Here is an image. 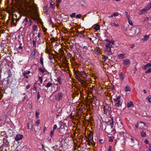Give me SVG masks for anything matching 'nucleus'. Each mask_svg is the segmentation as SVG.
Segmentation results:
<instances>
[{
	"instance_id": "nucleus-1",
	"label": "nucleus",
	"mask_w": 151,
	"mask_h": 151,
	"mask_svg": "<svg viewBox=\"0 0 151 151\" xmlns=\"http://www.w3.org/2000/svg\"><path fill=\"white\" fill-rule=\"evenodd\" d=\"M115 102V106H116L117 109H121L122 107V103L123 101L121 99V96H117L115 99H113Z\"/></svg>"
},
{
	"instance_id": "nucleus-2",
	"label": "nucleus",
	"mask_w": 151,
	"mask_h": 151,
	"mask_svg": "<svg viewBox=\"0 0 151 151\" xmlns=\"http://www.w3.org/2000/svg\"><path fill=\"white\" fill-rule=\"evenodd\" d=\"M114 125V123L113 119H112V122L109 125L106 127L104 129V130L108 134H109L112 132L113 130V126Z\"/></svg>"
},
{
	"instance_id": "nucleus-3",
	"label": "nucleus",
	"mask_w": 151,
	"mask_h": 151,
	"mask_svg": "<svg viewBox=\"0 0 151 151\" xmlns=\"http://www.w3.org/2000/svg\"><path fill=\"white\" fill-rule=\"evenodd\" d=\"M111 107L108 105H106L104 106L103 109L104 114H107V113L109 114L111 112Z\"/></svg>"
},
{
	"instance_id": "nucleus-4",
	"label": "nucleus",
	"mask_w": 151,
	"mask_h": 151,
	"mask_svg": "<svg viewBox=\"0 0 151 151\" xmlns=\"http://www.w3.org/2000/svg\"><path fill=\"white\" fill-rule=\"evenodd\" d=\"M32 20L28 17H26L23 22V24H24L25 27H28L32 24Z\"/></svg>"
},
{
	"instance_id": "nucleus-5",
	"label": "nucleus",
	"mask_w": 151,
	"mask_h": 151,
	"mask_svg": "<svg viewBox=\"0 0 151 151\" xmlns=\"http://www.w3.org/2000/svg\"><path fill=\"white\" fill-rule=\"evenodd\" d=\"M93 134L92 132L90 133L89 134L88 140V144L91 146L92 145L94 146L96 143L94 142L93 140Z\"/></svg>"
},
{
	"instance_id": "nucleus-6",
	"label": "nucleus",
	"mask_w": 151,
	"mask_h": 151,
	"mask_svg": "<svg viewBox=\"0 0 151 151\" xmlns=\"http://www.w3.org/2000/svg\"><path fill=\"white\" fill-rule=\"evenodd\" d=\"M104 42L105 44V50H107V49L111 48L112 47V45L111 44L110 42V40L107 39H106L104 41Z\"/></svg>"
},
{
	"instance_id": "nucleus-7",
	"label": "nucleus",
	"mask_w": 151,
	"mask_h": 151,
	"mask_svg": "<svg viewBox=\"0 0 151 151\" xmlns=\"http://www.w3.org/2000/svg\"><path fill=\"white\" fill-rule=\"evenodd\" d=\"M19 15V17L17 18V16L16 14L15 15V17L16 18H15L14 17L12 18V23L14 25H16L17 24V22L18 21H19V18L21 17V16L18 13Z\"/></svg>"
},
{
	"instance_id": "nucleus-8",
	"label": "nucleus",
	"mask_w": 151,
	"mask_h": 151,
	"mask_svg": "<svg viewBox=\"0 0 151 151\" xmlns=\"http://www.w3.org/2000/svg\"><path fill=\"white\" fill-rule=\"evenodd\" d=\"M75 73L79 75L81 77L83 78H86V73L83 71H81V72L79 71H76Z\"/></svg>"
},
{
	"instance_id": "nucleus-9",
	"label": "nucleus",
	"mask_w": 151,
	"mask_h": 151,
	"mask_svg": "<svg viewBox=\"0 0 151 151\" xmlns=\"http://www.w3.org/2000/svg\"><path fill=\"white\" fill-rule=\"evenodd\" d=\"M122 62L124 65L126 66V67H128L130 64V60L127 59L124 60Z\"/></svg>"
},
{
	"instance_id": "nucleus-10",
	"label": "nucleus",
	"mask_w": 151,
	"mask_h": 151,
	"mask_svg": "<svg viewBox=\"0 0 151 151\" xmlns=\"http://www.w3.org/2000/svg\"><path fill=\"white\" fill-rule=\"evenodd\" d=\"M62 93L61 92L58 93L55 96V99L58 101L61 100L63 97Z\"/></svg>"
},
{
	"instance_id": "nucleus-11",
	"label": "nucleus",
	"mask_w": 151,
	"mask_h": 151,
	"mask_svg": "<svg viewBox=\"0 0 151 151\" xmlns=\"http://www.w3.org/2000/svg\"><path fill=\"white\" fill-rule=\"evenodd\" d=\"M24 137L23 135L22 134H18L16 135L15 139L16 141H19L22 139Z\"/></svg>"
},
{
	"instance_id": "nucleus-12",
	"label": "nucleus",
	"mask_w": 151,
	"mask_h": 151,
	"mask_svg": "<svg viewBox=\"0 0 151 151\" xmlns=\"http://www.w3.org/2000/svg\"><path fill=\"white\" fill-rule=\"evenodd\" d=\"M133 34L135 35H137L140 32L139 29V28H136L133 30Z\"/></svg>"
},
{
	"instance_id": "nucleus-13",
	"label": "nucleus",
	"mask_w": 151,
	"mask_h": 151,
	"mask_svg": "<svg viewBox=\"0 0 151 151\" xmlns=\"http://www.w3.org/2000/svg\"><path fill=\"white\" fill-rule=\"evenodd\" d=\"M151 66V63H148L142 67V68L144 70H146L148 68H150Z\"/></svg>"
},
{
	"instance_id": "nucleus-14",
	"label": "nucleus",
	"mask_w": 151,
	"mask_h": 151,
	"mask_svg": "<svg viewBox=\"0 0 151 151\" xmlns=\"http://www.w3.org/2000/svg\"><path fill=\"white\" fill-rule=\"evenodd\" d=\"M145 124V123H143L142 122H137L136 124L135 125V127H136L137 129L139 128V127H140V124Z\"/></svg>"
},
{
	"instance_id": "nucleus-15",
	"label": "nucleus",
	"mask_w": 151,
	"mask_h": 151,
	"mask_svg": "<svg viewBox=\"0 0 151 151\" xmlns=\"http://www.w3.org/2000/svg\"><path fill=\"white\" fill-rule=\"evenodd\" d=\"M125 55V53H121L119 54L118 55L119 59H123L125 57L124 56Z\"/></svg>"
},
{
	"instance_id": "nucleus-16",
	"label": "nucleus",
	"mask_w": 151,
	"mask_h": 151,
	"mask_svg": "<svg viewBox=\"0 0 151 151\" xmlns=\"http://www.w3.org/2000/svg\"><path fill=\"white\" fill-rule=\"evenodd\" d=\"M127 107L128 108H129L130 107H131L132 106H134V104L131 101H130L129 102H128L127 103Z\"/></svg>"
},
{
	"instance_id": "nucleus-17",
	"label": "nucleus",
	"mask_w": 151,
	"mask_h": 151,
	"mask_svg": "<svg viewBox=\"0 0 151 151\" xmlns=\"http://www.w3.org/2000/svg\"><path fill=\"white\" fill-rule=\"evenodd\" d=\"M111 48H109V49H107V50H105V51L107 52V54H108L109 55H111L113 54V52L111 51Z\"/></svg>"
},
{
	"instance_id": "nucleus-18",
	"label": "nucleus",
	"mask_w": 151,
	"mask_h": 151,
	"mask_svg": "<svg viewBox=\"0 0 151 151\" xmlns=\"http://www.w3.org/2000/svg\"><path fill=\"white\" fill-rule=\"evenodd\" d=\"M35 130V131L37 133L39 132L40 129V127H38L37 126L35 127L34 128Z\"/></svg>"
},
{
	"instance_id": "nucleus-19",
	"label": "nucleus",
	"mask_w": 151,
	"mask_h": 151,
	"mask_svg": "<svg viewBox=\"0 0 151 151\" xmlns=\"http://www.w3.org/2000/svg\"><path fill=\"white\" fill-rule=\"evenodd\" d=\"M55 3L54 2L51 1L50 3V7L52 9H53L55 7Z\"/></svg>"
},
{
	"instance_id": "nucleus-20",
	"label": "nucleus",
	"mask_w": 151,
	"mask_h": 151,
	"mask_svg": "<svg viewBox=\"0 0 151 151\" xmlns=\"http://www.w3.org/2000/svg\"><path fill=\"white\" fill-rule=\"evenodd\" d=\"M40 63L41 64L42 66H44V63H43V58L42 57V55H41L40 58Z\"/></svg>"
},
{
	"instance_id": "nucleus-21",
	"label": "nucleus",
	"mask_w": 151,
	"mask_h": 151,
	"mask_svg": "<svg viewBox=\"0 0 151 151\" xmlns=\"http://www.w3.org/2000/svg\"><path fill=\"white\" fill-rule=\"evenodd\" d=\"M77 32L78 33V35L77 36H79L81 38H82L83 37H84V35L82 33V32L77 31Z\"/></svg>"
},
{
	"instance_id": "nucleus-22",
	"label": "nucleus",
	"mask_w": 151,
	"mask_h": 151,
	"mask_svg": "<svg viewBox=\"0 0 151 151\" xmlns=\"http://www.w3.org/2000/svg\"><path fill=\"white\" fill-rule=\"evenodd\" d=\"M141 135L142 137H145L146 136V131L143 130L141 133Z\"/></svg>"
},
{
	"instance_id": "nucleus-23",
	"label": "nucleus",
	"mask_w": 151,
	"mask_h": 151,
	"mask_svg": "<svg viewBox=\"0 0 151 151\" xmlns=\"http://www.w3.org/2000/svg\"><path fill=\"white\" fill-rule=\"evenodd\" d=\"M38 70L40 72H42V73H44L47 71L46 70L45 68L42 69L41 68H39Z\"/></svg>"
},
{
	"instance_id": "nucleus-24",
	"label": "nucleus",
	"mask_w": 151,
	"mask_h": 151,
	"mask_svg": "<svg viewBox=\"0 0 151 151\" xmlns=\"http://www.w3.org/2000/svg\"><path fill=\"white\" fill-rule=\"evenodd\" d=\"M35 50L32 51L31 52V54L30 55V56L31 57H35Z\"/></svg>"
},
{
	"instance_id": "nucleus-25",
	"label": "nucleus",
	"mask_w": 151,
	"mask_h": 151,
	"mask_svg": "<svg viewBox=\"0 0 151 151\" xmlns=\"http://www.w3.org/2000/svg\"><path fill=\"white\" fill-rule=\"evenodd\" d=\"M64 126L63 125H61L60 127V131L61 132L62 131L63 132H65V129L64 128Z\"/></svg>"
},
{
	"instance_id": "nucleus-26",
	"label": "nucleus",
	"mask_w": 151,
	"mask_h": 151,
	"mask_svg": "<svg viewBox=\"0 0 151 151\" xmlns=\"http://www.w3.org/2000/svg\"><path fill=\"white\" fill-rule=\"evenodd\" d=\"M102 60H104V62H106V60H107L108 58L105 55H102Z\"/></svg>"
},
{
	"instance_id": "nucleus-27",
	"label": "nucleus",
	"mask_w": 151,
	"mask_h": 151,
	"mask_svg": "<svg viewBox=\"0 0 151 151\" xmlns=\"http://www.w3.org/2000/svg\"><path fill=\"white\" fill-rule=\"evenodd\" d=\"M52 83L51 82H49L47 83V84L45 85V87L47 88L50 87L52 86Z\"/></svg>"
},
{
	"instance_id": "nucleus-28",
	"label": "nucleus",
	"mask_w": 151,
	"mask_h": 151,
	"mask_svg": "<svg viewBox=\"0 0 151 151\" xmlns=\"http://www.w3.org/2000/svg\"><path fill=\"white\" fill-rule=\"evenodd\" d=\"M124 91L126 92L130 91V88L129 86H126L124 88Z\"/></svg>"
},
{
	"instance_id": "nucleus-29",
	"label": "nucleus",
	"mask_w": 151,
	"mask_h": 151,
	"mask_svg": "<svg viewBox=\"0 0 151 151\" xmlns=\"http://www.w3.org/2000/svg\"><path fill=\"white\" fill-rule=\"evenodd\" d=\"M149 38V36L147 35H145L144 36V37L142 39L143 41H145L147 40Z\"/></svg>"
},
{
	"instance_id": "nucleus-30",
	"label": "nucleus",
	"mask_w": 151,
	"mask_h": 151,
	"mask_svg": "<svg viewBox=\"0 0 151 151\" xmlns=\"http://www.w3.org/2000/svg\"><path fill=\"white\" fill-rule=\"evenodd\" d=\"M100 29V26L99 25H96L94 27V29L96 30H98Z\"/></svg>"
},
{
	"instance_id": "nucleus-31",
	"label": "nucleus",
	"mask_w": 151,
	"mask_h": 151,
	"mask_svg": "<svg viewBox=\"0 0 151 151\" xmlns=\"http://www.w3.org/2000/svg\"><path fill=\"white\" fill-rule=\"evenodd\" d=\"M119 76L120 78L122 80H123L124 78V75L122 73H120L119 74Z\"/></svg>"
},
{
	"instance_id": "nucleus-32",
	"label": "nucleus",
	"mask_w": 151,
	"mask_h": 151,
	"mask_svg": "<svg viewBox=\"0 0 151 151\" xmlns=\"http://www.w3.org/2000/svg\"><path fill=\"white\" fill-rule=\"evenodd\" d=\"M111 25H113L114 26H115L116 27H118L119 26V25L118 24H116L114 22H112Z\"/></svg>"
},
{
	"instance_id": "nucleus-33",
	"label": "nucleus",
	"mask_w": 151,
	"mask_h": 151,
	"mask_svg": "<svg viewBox=\"0 0 151 151\" xmlns=\"http://www.w3.org/2000/svg\"><path fill=\"white\" fill-rule=\"evenodd\" d=\"M57 80L59 83L61 85L62 84V82L61 81V78L60 77H58L57 78Z\"/></svg>"
},
{
	"instance_id": "nucleus-34",
	"label": "nucleus",
	"mask_w": 151,
	"mask_h": 151,
	"mask_svg": "<svg viewBox=\"0 0 151 151\" xmlns=\"http://www.w3.org/2000/svg\"><path fill=\"white\" fill-rule=\"evenodd\" d=\"M27 74L26 73H25L24 72H23L22 73L23 76L24 77L26 78H29V76H27Z\"/></svg>"
},
{
	"instance_id": "nucleus-35",
	"label": "nucleus",
	"mask_w": 151,
	"mask_h": 151,
	"mask_svg": "<svg viewBox=\"0 0 151 151\" xmlns=\"http://www.w3.org/2000/svg\"><path fill=\"white\" fill-rule=\"evenodd\" d=\"M128 23H129V24L133 26V24L131 20H130L129 18H128Z\"/></svg>"
},
{
	"instance_id": "nucleus-36",
	"label": "nucleus",
	"mask_w": 151,
	"mask_h": 151,
	"mask_svg": "<svg viewBox=\"0 0 151 151\" xmlns=\"http://www.w3.org/2000/svg\"><path fill=\"white\" fill-rule=\"evenodd\" d=\"M151 72V68H150L149 69H148L147 70H146L145 72V73L147 74L148 73H150Z\"/></svg>"
},
{
	"instance_id": "nucleus-37",
	"label": "nucleus",
	"mask_w": 151,
	"mask_h": 151,
	"mask_svg": "<svg viewBox=\"0 0 151 151\" xmlns=\"http://www.w3.org/2000/svg\"><path fill=\"white\" fill-rule=\"evenodd\" d=\"M54 130H51L50 132V136L51 137H52V136L54 135Z\"/></svg>"
},
{
	"instance_id": "nucleus-38",
	"label": "nucleus",
	"mask_w": 151,
	"mask_h": 151,
	"mask_svg": "<svg viewBox=\"0 0 151 151\" xmlns=\"http://www.w3.org/2000/svg\"><path fill=\"white\" fill-rule=\"evenodd\" d=\"M141 10L143 14L146 12L147 11V9L146 8H144Z\"/></svg>"
},
{
	"instance_id": "nucleus-39",
	"label": "nucleus",
	"mask_w": 151,
	"mask_h": 151,
	"mask_svg": "<svg viewBox=\"0 0 151 151\" xmlns=\"http://www.w3.org/2000/svg\"><path fill=\"white\" fill-rule=\"evenodd\" d=\"M33 30L34 31H35L37 28V26L36 25H34L33 26Z\"/></svg>"
},
{
	"instance_id": "nucleus-40",
	"label": "nucleus",
	"mask_w": 151,
	"mask_h": 151,
	"mask_svg": "<svg viewBox=\"0 0 151 151\" xmlns=\"http://www.w3.org/2000/svg\"><path fill=\"white\" fill-rule=\"evenodd\" d=\"M80 1L81 3L83 6L84 4L85 3V2L84 0H79Z\"/></svg>"
},
{
	"instance_id": "nucleus-41",
	"label": "nucleus",
	"mask_w": 151,
	"mask_h": 151,
	"mask_svg": "<svg viewBox=\"0 0 151 151\" xmlns=\"http://www.w3.org/2000/svg\"><path fill=\"white\" fill-rule=\"evenodd\" d=\"M113 16L116 17L119 15L118 13L117 12H114L113 14Z\"/></svg>"
},
{
	"instance_id": "nucleus-42",
	"label": "nucleus",
	"mask_w": 151,
	"mask_h": 151,
	"mask_svg": "<svg viewBox=\"0 0 151 151\" xmlns=\"http://www.w3.org/2000/svg\"><path fill=\"white\" fill-rule=\"evenodd\" d=\"M81 15L80 14H78L76 15V18H80L81 17Z\"/></svg>"
},
{
	"instance_id": "nucleus-43",
	"label": "nucleus",
	"mask_w": 151,
	"mask_h": 151,
	"mask_svg": "<svg viewBox=\"0 0 151 151\" xmlns=\"http://www.w3.org/2000/svg\"><path fill=\"white\" fill-rule=\"evenodd\" d=\"M39 80L41 83H42V78L41 77H39Z\"/></svg>"
},
{
	"instance_id": "nucleus-44",
	"label": "nucleus",
	"mask_w": 151,
	"mask_h": 151,
	"mask_svg": "<svg viewBox=\"0 0 151 151\" xmlns=\"http://www.w3.org/2000/svg\"><path fill=\"white\" fill-rule=\"evenodd\" d=\"M110 42L111 43V44L112 45H114L115 43L114 41L113 40H111L110 41Z\"/></svg>"
},
{
	"instance_id": "nucleus-45",
	"label": "nucleus",
	"mask_w": 151,
	"mask_h": 151,
	"mask_svg": "<svg viewBox=\"0 0 151 151\" xmlns=\"http://www.w3.org/2000/svg\"><path fill=\"white\" fill-rule=\"evenodd\" d=\"M40 121L39 120H37L35 123V124L37 125V126H38V125L40 124Z\"/></svg>"
},
{
	"instance_id": "nucleus-46",
	"label": "nucleus",
	"mask_w": 151,
	"mask_h": 151,
	"mask_svg": "<svg viewBox=\"0 0 151 151\" xmlns=\"http://www.w3.org/2000/svg\"><path fill=\"white\" fill-rule=\"evenodd\" d=\"M57 125L56 124L55 125H54V126H53V130H55L56 129H57Z\"/></svg>"
},
{
	"instance_id": "nucleus-47",
	"label": "nucleus",
	"mask_w": 151,
	"mask_h": 151,
	"mask_svg": "<svg viewBox=\"0 0 151 151\" xmlns=\"http://www.w3.org/2000/svg\"><path fill=\"white\" fill-rule=\"evenodd\" d=\"M76 15V13H74L70 15V17L71 18L74 17Z\"/></svg>"
},
{
	"instance_id": "nucleus-48",
	"label": "nucleus",
	"mask_w": 151,
	"mask_h": 151,
	"mask_svg": "<svg viewBox=\"0 0 151 151\" xmlns=\"http://www.w3.org/2000/svg\"><path fill=\"white\" fill-rule=\"evenodd\" d=\"M36 45V43L35 40H33V46L34 47H35Z\"/></svg>"
},
{
	"instance_id": "nucleus-49",
	"label": "nucleus",
	"mask_w": 151,
	"mask_h": 151,
	"mask_svg": "<svg viewBox=\"0 0 151 151\" xmlns=\"http://www.w3.org/2000/svg\"><path fill=\"white\" fill-rule=\"evenodd\" d=\"M142 124H140V127H139V129H142L143 127V126H145L146 125V124H144V125H142Z\"/></svg>"
},
{
	"instance_id": "nucleus-50",
	"label": "nucleus",
	"mask_w": 151,
	"mask_h": 151,
	"mask_svg": "<svg viewBox=\"0 0 151 151\" xmlns=\"http://www.w3.org/2000/svg\"><path fill=\"white\" fill-rule=\"evenodd\" d=\"M37 98L38 100L40 99V95L39 91H38L37 93Z\"/></svg>"
},
{
	"instance_id": "nucleus-51",
	"label": "nucleus",
	"mask_w": 151,
	"mask_h": 151,
	"mask_svg": "<svg viewBox=\"0 0 151 151\" xmlns=\"http://www.w3.org/2000/svg\"><path fill=\"white\" fill-rule=\"evenodd\" d=\"M113 139L112 137H110L109 139V141L110 142H113Z\"/></svg>"
},
{
	"instance_id": "nucleus-52",
	"label": "nucleus",
	"mask_w": 151,
	"mask_h": 151,
	"mask_svg": "<svg viewBox=\"0 0 151 151\" xmlns=\"http://www.w3.org/2000/svg\"><path fill=\"white\" fill-rule=\"evenodd\" d=\"M147 99H148V101L150 102H151V101H150V99H151V96H148V97Z\"/></svg>"
},
{
	"instance_id": "nucleus-53",
	"label": "nucleus",
	"mask_w": 151,
	"mask_h": 151,
	"mask_svg": "<svg viewBox=\"0 0 151 151\" xmlns=\"http://www.w3.org/2000/svg\"><path fill=\"white\" fill-rule=\"evenodd\" d=\"M24 72L25 73H26L27 74H29L31 73V72L29 71H24Z\"/></svg>"
},
{
	"instance_id": "nucleus-54",
	"label": "nucleus",
	"mask_w": 151,
	"mask_h": 151,
	"mask_svg": "<svg viewBox=\"0 0 151 151\" xmlns=\"http://www.w3.org/2000/svg\"><path fill=\"white\" fill-rule=\"evenodd\" d=\"M51 40H52V42H55L56 41V40L55 39L54 37H52L51 38Z\"/></svg>"
},
{
	"instance_id": "nucleus-55",
	"label": "nucleus",
	"mask_w": 151,
	"mask_h": 151,
	"mask_svg": "<svg viewBox=\"0 0 151 151\" xmlns=\"http://www.w3.org/2000/svg\"><path fill=\"white\" fill-rule=\"evenodd\" d=\"M74 116L72 115V114H71L69 115V118L70 119H72L73 118Z\"/></svg>"
},
{
	"instance_id": "nucleus-56",
	"label": "nucleus",
	"mask_w": 151,
	"mask_h": 151,
	"mask_svg": "<svg viewBox=\"0 0 151 151\" xmlns=\"http://www.w3.org/2000/svg\"><path fill=\"white\" fill-rule=\"evenodd\" d=\"M37 89V87H36V86H34V88L33 89V90L34 91H36Z\"/></svg>"
},
{
	"instance_id": "nucleus-57",
	"label": "nucleus",
	"mask_w": 151,
	"mask_h": 151,
	"mask_svg": "<svg viewBox=\"0 0 151 151\" xmlns=\"http://www.w3.org/2000/svg\"><path fill=\"white\" fill-rule=\"evenodd\" d=\"M111 146H109V147L108 150V151H111Z\"/></svg>"
},
{
	"instance_id": "nucleus-58",
	"label": "nucleus",
	"mask_w": 151,
	"mask_h": 151,
	"mask_svg": "<svg viewBox=\"0 0 151 151\" xmlns=\"http://www.w3.org/2000/svg\"><path fill=\"white\" fill-rule=\"evenodd\" d=\"M145 142L146 144H148L149 143V141L146 139L145 140Z\"/></svg>"
},
{
	"instance_id": "nucleus-59",
	"label": "nucleus",
	"mask_w": 151,
	"mask_h": 151,
	"mask_svg": "<svg viewBox=\"0 0 151 151\" xmlns=\"http://www.w3.org/2000/svg\"><path fill=\"white\" fill-rule=\"evenodd\" d=\"M42 29H43V31L44 32H46V31L47 30V29L45 27H42Z\"/></svg>"
},
{
	"instance_id": "nucleus-60",
	"label": "nucleus",
	"mask_w": 151,
	"mask_h": 151,
	"mask_svg": "<svg viewBox=\"0 0 151 151\" xmlns=\"http://www.w3.org/2000/svg\"><path fill=\"white\" fill-rule=\"evenodd\" d=\"M38 116H39V113L37 112V111L36 112V116L37 118L38 117Z\"/></svg>"
},
{
	"instance_id": "nucleus-61",
	"label": "nucleus",
	"mask_w": 151,
	"mask_h": 151,
	"mask_svg": "<svg viewBox=\"0 0 151 151\" xmlns=\"http://www.w3.org/2000/svg\"><path fill=\"white\" fill-rule=\"evenodd\" d=\"M48 58H49V59L50 60H52V59H53V58H52V56H49V57H48Z\"/></svg>"
},
{
	"instance_id": "nucleus-62",
	"label": "nucleus",
	"mask_w": 151,
	"mask_h": 151,
	"mask_svg": "<svg viewBox=\"0 0 151 151\" xmlns=\"http://www.w3.org/2000/svg\"><path fill=\"white\" fill-rule=\"evenodd\" d=\"M138 13L139 14V15H141V14H143V13H142L141 10H139V12H138Z\"/></svg>"
},
{
	"instance_id": "nucleus-63",
	"label": "nucleus",
	"mask_w": 151,
	"mask_h": 151,
	"mask_svg": "<svg viewBox=\"0 0 151 151\" xmlns=\"http://www.w3.org/2000/svg\"><path fill=\"white\" fill-rule=\"evenodd\" d=\"M148 150H149V151H151V144H150L149 145Z\"/></svg>"
},
{
	"instance_id": "nucleus-64",
	"label": "nucleus",
	"mask_w": 151,
	"mask_h": 151,
	"mask_svg": "<svg viewBox=\"0 0 151 151\" xmlns=\"http://www.w3.org/2000/svg\"><path fill=\"white\" fill-rule=\"evenodd\" d=\"M46 130V128L45 127H44L43 128V132H44Z\"/></svg>"
}]
</instances>
